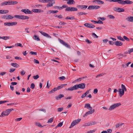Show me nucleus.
Masks as SVG:
<instances>
[{
    "mask_svg": "<svg viewBox=\"0 0 133 133\" xmlns=\"http://www.w3.org/2000/svg\"><path fill=\"white\" fill-rule=\"evenodd\" d=\"M14 109H8L6 110L5 111H3L1 113L0 117H3L5 116H8L10 114L11 111L13 110Z\"/></svg>",
    "mask_w": 133,
    "mask_h": 133,
    "instance_id": "1",
    "label": "nucleus"
},
{
    "mask_svg": "<svg viewBox=\"0 0 133 133\" xmlns=\"http://www.w3.org/2000/svg\"><path fill=\"white\" fill-rule=\"evenodd\" d=\"M121 105V103H119L115 104L111 106L109 109V110L110 111L112 110L115 108L118 107Z\"/></svg>",
    "mask_w": 133,
    "mask_h": 133,
    "instance_id": "2",
    "label": "nucleus"
},
{
    "mask_svg": "<svg viewBox=\"0 0 133 133\" xmlns=\"http://www.w3.org/2000/svg\"><path fill=\"white\" fill-rule=\"evenodd\" d=\"M77 9L74 7H69L66 8L65 9L66 11H77Z\"/></svg>",
    "mask_w": 133,
    "mask_h": 133,
    "instance_id": "3",
    "label": "nucleus"
},
{
    "mask_svg": "<svg viewBox=\"0 0 133 133\" xmlns=\"http://www.w3.org/2000/svg\"><path fill=\"white\" fill-rule=\"evenodd\" d=\"M78 89L77 85H74L73 87H70L67 89H66V90L69 91H72L74 90H77Z\"/></svg>",
    "mask_w": 133,
    "mask_h": 133,
    "instance_id": "4",
    "label": "nucleus"
},
{
    "mask_svg": "<svg viewBox=\"0 0 133 133\" xmlns=\"http://www.w3.org/2000/svg\"><path fill=\"white\" fill-rule=\"evenodd\" d=\"M59 41L63 45H64L65 46L69 48H71V47H70V46L68 44L66 43L63 40H61L60 38H59Z\"/></svg>",
    "mask_w": 133,
    "mask_h": 133,
    "instance_id": "5",
    "label": "nucleus"
},
{
    "mask_svg": "<svg viewBox=\"0 0 133 133\" xmlns=\"http://www.w3.org/2000/svg\"><path fill=\"white\" fill-rule=\"evenodd\" d=\"M76 85L78 89V88H80L83 89L85 88V84L84 83H82Z\"/></svg>",
    "mask_w": 133,
    "mask_h": 133,
    "instance_id": "6",
    "label": "nucleus"
},
{
    "mask_svg": "<svg viewBox=\"0 0 133 133\" xmlns=\"http://www.w3.org/2000/svg\"><path fill=\"white\" fill-rule=\"evenodd\" d=\"M114 10L118 12H123L124 11V10L122 8L115 7L114 8Z\"/></svg>",
    "mask_w": 133,
    "mask_h": 133,
    "instance_id": "7",
    "label": "nucleus"
},
{
    "mask_svg": "<svg viewBox=\"0 0 133 133\" xmlns=\"http://www.w3.org/2000/svg\"><path fill=\"white\" fill-rule=\"evenodd\" d=\"M95 110L93 109V110H91L90 111L87 112L83 116V117H85L87 116L88 115L91 114H92L94 112Z\"/></svg>",
    "mask_w": 133,
    "mask_h": 133,
    "instance_id": "8",
    "label": "nucleus"
},
{
    "mask_svg": "<svg viewBox=\"0 0 133 133\" xmlns=\"http://www.w3.org/2000/svg\"><path fill=\"white\" fill-rule=\"evenodd\" d=\"M22 12H24V13L25 14H31L32 13V11H30L28 9H23L21 10Z\"/></svg>",
    "mask_w": 133,
    "mask_h": 133,
    "instance_id": "9",
    "label": "nucleus"
},
{
    "mask_svg": "<svg viewBox=\"0 0 133 133\" xmlns=\"http://www.w3.org/2000/svg\"><path fill=\"white\" fill-rule=\"evenodd\" d=\"M39 32L42 35L48 38H51V36H50L48 34L42 31H39Z\"/></svg>",
    "mask_w": 133,
    "mask_h": 133,
    "instance_id": "10",
    "label": "nucleus"
},
{
    "mask_svg": "<svg viewBox=\"0 0 133 133\" xmlns=\"http://www.w3.org/2000/svg\"><path fill=\"white\" fill-rule=\"evenodd\" d=\"M84 25L89 28H93L95 27V26L92 24H89V23H85L84 24Z\"/></svg>",
    "mask_w": 133,
    "mask_h": 133,
    "instance_id": "11",
    "label": "nucleus"
},
{
    "mask_svg": "<svg viewBox=\"0 0 133 133\" xmlns=\"http://www.w3.org/2000/svg\"><path fill=\"white\" fill-rule=\"evenodd\" d=\"M88 7L87 5H78L77 6V7L81 9L84 10L86 9Z\"/></svg>",
    "mask_w": 133,
    "mask_h": 133,
    "instance_id": "12",
    "label": "nucleus"
},
{
    "mask_svg": "<svg viewBox=\"0 0 133 133\" xmlns=\"http://www.w3.org/2000/svg\"><path fill=\"white\" fill-rule=\"evenodd\" d=\"M92 2L93 3H95L96 2L99 5L100 4H103L104 3V2L103 1L100 0H94Z\"/></svg>",
    "mask_w": 133,
    "mask_h": 133,
    "instance_id": "13",
    "label": "nucleus"
},
{
    "mask_svg": "<svg viewBox=\"0 0 133 133\" xmlns=\"http://www.w3.org/2000/svg\"><path fill=\"white\" fill-rule=\"evenodd\" d=\"M118 92L119 96L120 97H121L124 93V92L123 90H122L121 88H119L118 89Z\"/></svg>",
    "mask_w": 133,
    "mask_h": 133,
    "instance_id": "14",
    "label": "nucleus"
},
{
    "mask_svg": "<svg viewBox=\"0 0 133 133\" xmlns=\"http://www.w3.org/2000/svg\"><path fill=\"white\" fill-rule=\"evenodd\" d=\"M114 44L117 46H121L123 45V43L120 41H117L114 42Z\"/></svg>",
    "mask_w": 133,
    "mask_h": 133,
    "instance_id": "15",
    "label": "nucleus"
},
{
    "mask_svg": "<svg viewBox=\"0 0 133 133\" xmlns=\"http://www.w3.org/2000/svg\"><path fill=\"white\" fill-rule=\"evenodd\" d=\"M84 108H87L90 110H92V107L90 106V104L88 103H87L85 104Z\"/></svg>",
    "mask_w": 133,
    "mask_h": 133,
    "instance_id": "16",
    "label": "nucleus"
},
{
    "mask_svg": "<svg viewBox=\"0 0 133 133\" xmlns=\"http://www.w3.org/2000/svg\"><path fill=\"white\" fill-rule=\"evenodd\" d=\"M10 1L8 2L5 1L2 2L1 4L2 6H4L5 5H10Z\"/></svg>",
    "mask_w": 133,
    "mask_h": 133,
    "instance_id": "17",
    "label": "nucleus"
},
{
    "mask_svg": "<svg viewBox=\"0 0 133 133\" xmlns=\"http://www.w3.org/2000/svg\"><path fill=\"white\" fill-rule=\"evenodd\" d=\"M32 11L33 12L36 13H40L43 12V11L41 9H34Z\"/></svg>",
    "mask_w": 133,
    "mask_h": 133,
    "instance_id": "18",
    "label": "nucleus"
},
{
    "mask_svg": "<svg viewBox=\"0 0 133 133\" xmlns=\"http://www.w3.org/2000/svg\"><path fill=\"white\" fill-rule=\"evenodd\" d=\"M126 19L128 21L133 22V17H128L126 18Z\"/></svg>",
    "mask_w": 133,
    "mask_h": 133,
    "instance_id": "19",
    "label": "nucleus"
},
{
    "mask_svg": "<svg viewBox=\"0 0 133 133\" xmlns=\"http://www.w3.org/2000/svg\"><path fill=\"white\" fill-rule=\"evenodd\" d=\"M132 3H133V2L132 1H131L128 0H127L125 1H124L123 4H132Z\"/></svg>",
    "mask_w": 133,
    "mask_h": 133,
    "instance_id": "20",
    "label": "nucleus"
},
{
    "mask_svg": "<svg viewBox=\"0 0 133 133\" xmlns=\"http://www.w3.org/2000/svg\"><path fill=\"white\" fill-rule=\"evenodd\" d=\"M90 90H88L85 93L83 94L81 96V98H84L87 95L89 94Z\"/></svg>",
    "mask_w": 133,
    "mask_h": 133,
    "instance_id": "21",
    "label": "nucleus"
},
{
    "mask_svg": "<svg viewBox=\"0 0 133 133\" xmlns=\"http://www.w3.org/2000/svg\"><path fill=\"white\" fill-rule=\"evenodd\" d=\"M66 1H67V4H72L75 2L74 0H66Z\"/></svg>",
    "mask_w": 133,
    "mask_h": 133,
    "instance_id": "22",
    "label": "nucleus"
},
{
    "mask_svg": "<svg viewBox=\"0 0 133 133\" xmlns=\"http://www.w3.org/2000/svg\"><path fill=\"white\" fill-rule=\"evenodd\" d=\"M64 97V95L63 94H60L58 96H56L55 98L57 100L61 99L62 97Z\"/></svg>",
    "mask_w": 133,
    "mask_h": 133,
    "instance_id": "23",
    "label": "nucleus"
},
{
    "mask_svg": "<svg viewBox=\"0 0 133 133\" xmlns=\"http://www.w3.org/2000/svg\"><path fill=\"white\" fill-rule=\"evenodd\" d=\"M52 1H54V0H39V2H40L47 3L50 2H51Z\"/></svg>",
    "mask_w": 133,
    "mask_h": 133,
    "instance_id": "24",
    "label": "nucleus"
},
{
    "mask_svg": "<svg viewBox=\"0 0 133 133\" xmlns=\"http://www.w3.org/2000/svg\"><path fill=\"white\" fill-rule=\"evenodd\" d=\"M29 18V17L24 15H21V19L24 20L28 19Z\"/></svg>",
    "mask_w": 133,
    "mask_h": 133,
    "instance_id": "25",
    "label": "nucleus"
},
{
    "mask_svg": "<svg viewBox=\"0 0 133 133\" xmlns=\"http://www.w3.org/2000/svg\"><path fill=\"white\" fill-rule=\"evenodd\" d=\"M52 1H51V3H48L47 5V7H51V6H53V4H55V1H54L53 2H52Z\"/></svg>",
    "mask_w": 133,
    "mask_h": 133,
    "instance_id": "26",
    "label": "nucleus"
},
{
    "mask_svg": "<svg viewBox=\"0 0 133 133\" xmlns=\"http://www.w3.org/2000/svg\"><path fill=\"white\" fill-rule=\"evenodd\" d=\"M10 37L9 36H5L2 37L0 36V39H2L5 40H6L10 38Z\"/></svg>",
    "mask_w": 133,
    "mask_h": 133,
    "instance_id": "27",
    "label": "nucleus"
},
{
    "mask_svg": "<svg viewBox=\"0 0 133 133\" xmlns=\"http://www.w3.org/2000/svg\"><path fill=\"white\" fill-rule=\"evenodd\" d=\"M121 89L124 92L127 91V90L125 85L123 84L121 85Z\"/></svg>",
    "mask_w": 133,
    "mask_h": 133,
    "instance_id": "28",
    "label": "nucleus"
},
{
    "mask_svg": "<svg viewBox=\"0 0 133 133\" xmlns=\"http://www.w3.org/2000/svg\"><path fill=\"white\" fill-rule=\"evenodd\" d=\"M121 89L124 92L127 91V90L125 85L123 84L121 85Z\"/></svg>",
    "mask_w": 133,
    "mask_h": 133,
    "instance_id": "29",
    "label": "nucleus"
},
{
    "mask_svg": "<svg viewBox=\"0 0 133 133\" xmlns=\"http://www.w3.org/2000/svg\"><path fill=\"white\" fill-rule=\"evenodd\" d=\"M10 5L17 4L18 3V2L14 1H10Z\"/></svg>",
    "mask_w": 133,
    "mask_h": 133,
    "instance_id": "30",
    "label": "nucleus"
},
{
    "mask_svg": "<svg viewBox=\"0 0 133 133\" xmlns=\"http://www.w3.org/2000/svg\"><path fill=\"white\" fill-rule=\"evenodd\" d=\"M11 65L13 67L18 68L19 67V65L17 63H12L11 64Z\"/></svg>",
    "mask_w": 133,
    "mask_h": 133,
    "instance_id": "31",
    "label": "nucleus"
},
{
    "mask_svg": "<svg viewBox=\"0 0 133 133\" xmlns=\"http://www.w3.org/2000/svg\"><path fill=\"white\" fill-rule=\"evenodd\" d=\"M33 39L36 40H37V41H40V39L39 38V37L36 35H35L33 37Z\"/></svg>",
    "mask_w": 133,
    "mask_h": 133,
    "instance_id": "32",
    "label": "nucleus"
},
{
    "mask_svg": "<svg viewBox=\"0 0 133 133\" xmlns=\"http://www.w3.org/2000/svg\"><path fill=\"white\" fill-rule=\"evenodd\" d=\"M67 85V84H65L62 85H61L60 86H59L57 87V88L58 89V90H59L60 89L62 88L63 87H64L65 85Z\"/></svg>",
    "mask_w": 133,
    "mask_h": 133,
    "instance_id": "33",
    "label": "nucleus"
},
{
    "mask_svg": "<svg viewBox=\"0 0 133 133\" xmlns=\"http://www.w3.org/2000/svg\"><path fill=\"white\" fill-rule=\"evenodd\" d=\"M14 17L10 15H7V19H12L14 18Z\"/></svg>",
    "mask_w": 133,
    "mask_h": 133,
    "instance_id": "34",
    "label": "nucleus"
},
{
    "mask_svg": "<svg viewBox=\"0 0 133 133\" xmlns=\"http://www.w3.org/2000/svg\"><path fill=\"white\" fill-rule=\"evenodd\" d=\"M81 119H78L77 120H75L73 121L74 122V123L76 124V125L80 121Z\"/></svg>",
    "mask_w": 133,
    "mask_h": 133,
    "instance_id": "35",
    "label": "nucleus"
},
{
    "mask_svg": "<svg viewBox=\"0 0 133 133\" xmlns=\"http://www.w3.org/2000/svg\"><path fill=\"white\" fill-rule=\"evenodd\" d=\"M87 13L84 12H80L77 13V14L79 16H80L82 15H85L87 14Z\"/></svg>",
    "mask_w": 133,
    "mask_h": 133,
    "instance_id": "36",
    "label": "nucleus"
},
{
    "mask_svg": "<svg viewBox=\"0 0 133 133\" xmlns=\"http://www.w3.org/2000/svg\"><path fill=\"white\" fill-rule=\"evenodd\" d=\"M54 118L53 117H52L51 118L49 119L48 120L47 123H50L52 122L53 121Z\"/></svg>",
    "mask_w": 133,
    "mask_h": 133,
    "instance_id": "37",
    "label": "nucleus"
},
{
    "mask_svg": "<svg viewBox=\"0 0 133 133\" xmlns=\"http://www.w3.org/2000/svg\"><path fill=\"white\" fill-rule=\"evenodd\" d=\"M49 12L50 14L51 13H53L55 14L57 13L58 12V10H50L49 11Z\"/></svg>",
    "mask_w": 133,
    "mask_h": 133,
    "instance_id": "38",
    "label": "nucleus"
},
{
    "mask_svg": "<svg viewBox=\"0 0 133 133\" xmlns=\"http://www.w3.org/2000/svg\"><path fill=\"white\" fill-rule=\"evenodd\" d=\"M17 24L16 22H10V25L13 26L16 25Z\"/></svg>",
    "mask_w": 133,
    "mask_h": 133,
    "instance_id": "39",
    "label": "nucleus"
},
{
    "mask_svg": "<svg viewBox=\"0 0 133 133\" xmlns=\"http://www.w3.org/2000/svg\"><path fill=\"white\" fill-rule=\"evenodd\" d=\"M123 124V123H118L117 124H116V127L117 128H118L122 126V125Z\"/></svg>",
    "mask_w": 133,
    "mask_h": 133,
    "instance_id": "40",
    "label": "nucleus"
},
{
    "mask_svg": "<svg viewBox=\"0 0 133 133\" xmlns=\"http://www.w3.org/2000/svg\"><path fill=\"white\" fill-rule=\"evenodd\" d=\"M74 122H72V123H71L70 126L69 128H71L72 127L74 126L75 125H76V124H75V123H74Z\"/></svg>",
    "mask_w": 133,
    "mask_h": 133,
    "instance_id": "41",
    "label": "nucleus"
},
{
    "mask_svg": "<svg viewBox=\"0 0 133 133\" xmlns=\"http://www.w3.org/2000/svg\"><path fill=\"white\" fill-rule=\"evenodd\" d=\"M100 8V6L97 5H94V9H97Z\"/></svg>",
    "mask_w": 133,
    "mask_h": 133,
    "instance_id": "42",
    "label": "nucleus"
},
{
    "mask_svg": "<svg viewBox=\"0 0 133 133\" xmlns=\"http://www.w3.org/2000/svg\"><path fill=\"white\" fill-rule=\"evenodd\" d=\"M117 38L119 40L121 41H125L124 39L122 37L118 36H117Z\"/></svg>",
    "mask_w": 133,
    "mask_h": 133,
    "instance_id": "43",
    "label": "nucleus"
},
{
    "mask_svg": "<svg viewBox=\"0 0 133 133\" xmlns=\"http://www.w3.org/2000/svg\"><path fill=\"white\" fill-rule=\"evenodd\" d=\"M88 9L91 10H94V5H90L89 6L88 8Z\"/></svg>",
    "mask_w": 133,
    "mask_h": 133,
    "instance_id": "44",
    "label": "nucleus"
},
{
    "mask_svg": "<svg viewBox=\"0 0 133 133\" xmlns=\"http://www.w3.org/2000/svg\"><path fill=\"white\" fill-rule=\"evenodd\" d=\"M21 15H15L14 16V17L17 18H18L19 19H21Z\"/></svg>",
    "mask_w": 133,
    "mask_h": 133,
    "instance_id": "45",
    "label": "nucleus"
},
{
    "mask_svg": "<svg viewBox=\"0 0 133 133\" xmlns=\"http://www.w3.org/2000/svg\"><path fill=\"white\" fill-rule=\"evenodd\" d=\"M58 78L61 81H63L65 79V78L64 76H62L59 77Z\"/></svg>",
    "mask_w": 133,
    "mask_h": 133,
    "instance_id": "46",
    "label": "nucleus"
},
{
    "mask_svg": "<svg viewBox=\"0 0 133 133\" xmlns=\"http://www.w3.org/2000/svg\"><path fill=\"white\" fill-rule=\"evenodd\" d=\"M108 17L110 19H114L115 18V17L112 15H109L108 16Z\"/></svg>",
    "mask_w": 133,
    "mask_h": 133,
    "instance_id": "47",
    "label": "nucleus"
},
{
    "mask_svg": "<svg viewBox=\"0 0 133 133\" xmlns=\"http://www.w3.org/2000/svg\"><path fill=\"white\" fill-rule=\"evenodd\" d=\"M118 3L123 4L124 1L123 0H118Z\"/></svg>",
    "mask_w": 133,
    "mask_h": 133,
    "instance_id": "48",
    "label": "nucleus"
},
{
    "mask_svg": "<svg viewBox=\"0 0 133 133\" xmlns=\"http://www.w3.org/2000/svg\"><path fill=\"white\" fill-rule=\"evenodd\" d=\"M91 125L90 123H86L83 124V126L84 127H87L88 126H91Z\"/></svg>",
    "mask_w": 133,
    "mask_h": 133,
    "instance_id": "49",
    "label": "nucleus"
},
{
    "mask_svg": "<svg viewBox=\"0 0 133 133\" xmlns=\"http://www.w3.org/2000/svg\"><path fill=\"white\" fill-rule=\"evenodd\" d=\"M65 19H74L75 18L74 16H72L71 17H69L67 16L66 17Z\"/></svg>",
    "mask_w": 133,
    "mask_h": 133,
    "instance_id": "50",
    "label": "nucleus"
},
{
    "mask_svg": "<svg viewBox=\"0 0 133 133\" xmlns=\"http://www.w3.org/2000/svg\"><path fill=\"white\" fill-rule=\"evenodd\" d=\"M35 87V85L33 83H32L30 85V88L32 89H34Z\"/></svg>",
    "mask_w": 133,
    "mask_h": 133,
    "instance_id": "51",
    "label": "nucleus"
},
{
    "mask_svg": "<svg viewBox=\"0 0 133 133\" xmlns=\"http://www.w3.org/2000/svg\"><path fill=\"white\" fill-rule=\"evenodd\" d=\"M39 77V76L38 75H37L36 76H34L33 77V78L35 79H37Z\"/></svg>",
    "mask_w": 133,
    "mask_h": 133,
    "instance_id": "52",
    "label": "nucleus"
},
{
    "mask_svg": "<svg viewBox=\"0 0 133 133\" xmlns=\"http://www.w3.org/2000/svg\"><path fill=\"white\" fill-rule=\"evenodd\" d=\"M30 54L32 55H37V52H34L32 51H31L30 52Z\"/></svg>",
    "mask_w": 133,
    "mask_h": 133,
    "instance_id": "53",
    "label": "nucleus"
},
{
    "mask_svg": "<svg viewBox=\"0 0 133 133\" xmlns=\"http://www.w3.org/2000/svg\"><path fill=\"white\" fill-rule=\"evenodd\" d=\"M59 24L60 25H65L66 24V23H65L63 21H61L59 23Z\"/></svg>",
    "mask_w": 133,
    "mask_h": 133,
    "instance_id": "54",
    "label": "nucleus"
},
{
    "mask_svg": "<svg viewBox=\"0 0 133 133\" xmlns=\"http://www.w3.org/2000/svg\"><path fill=\"white\" fill-rule=\"evenodd\" d=\"M123 38L124 39V40H125L128 41H130V39L125 36H123Z\"/></svg>",
    "mask_w": 133,
    "mask_h": 133,
    "instance_id": "55",
    "label": "nucleus"
},
{
    "mask_svg": "<svg viewBox=\"0 0 133 133\" xmlns=\"http://www.w3.org/2000/svg\"><path fill=\"white\" fill-rule=\"evenodd\" d=\"M36 125L42 128L43 127V126H42V125L40 123H36Z\"/></svg>",
    "mask_w": 133,
    "mask_h": 133,
    "instance_id": "56",
    "label": "nucleus"
},
{
    "mask_svg": "<svg viewBox=\"0 0 133 133\" xmlns=\"http://www.w3.org/2000/svg\"><path fill=\"white\" fill-rule=\"evenodd\" d=\"M92 36H93V37L95 38H97L98 37V36H97L95 34V33H92Z\"/></svg>",
    "mask_w": 133,
    "mask_h": 133,
    "instance_id": "57",
    "label": "nucleus"
},
{
    "mask_svg": "<svg viewBox=\"0 0 133 133\" xmlns=\"http://www.w3.org/2000/svg\"><path fill=\"white\" fill-rule=\"evenodd\" d=\"M15 45H16L17 46H19L21 48H22L23 47V46L22 45V44L20 43H17L16 44H15Z\"/></svg>",
    "mask_w": 133,
    "mask_h": 133,
    "instance_id": "58",
    "label": "nucleus"
},
{
    "mask_svg": "<svg viewBox=\"0 0 133 133\" xmlns=\"http://www.w3.org/2000/svg\"><path fill=\"white\" fill-rule=\"evenodd\" d=\"M63 109V108H58L57 109V111L58 112H61L62 111Z\"/></svg>",
    "mask_w": 133,
    "mask_h": 133,
    "instance_id": "59",
    "label": "nucleus"
},
{
    "mask_svg": "<svg viewBox=\"0 0 133 133\" xmlns=\"http://www.w3.org/2000/svg\"><path fill=\"white\" fill-rule=\"evenodd\" d=\"M63 122H60L58 124V125H57V127H61L62 126V125H63Z\"/></svg>",
    "mask_w": 133,
    "mask_h": 133,
    "instance_id": "60",
    "label": "nucleus"
},
{
    "mask_svg": "<svg viewBox=\"0 0 133 133\" xmlns=\"http://www.w3.org/2000/svg\"><path fill=\"white\" fill-rule=\"evenodd\" d=\"M25 71L23 70H22V71L20 72V74L22 76L24 75L25 74Z\"/></svg>",
    "mask_w": 133,
    "mask_h": 133,
    "instance_id": "61",
    "label": "nucleus"
},
{
    "mask_svg": "<svg viewBox=\"0 0 133 133\" xmlns=\"http://www.w3.org/2000/svg\"><path fill=\"white\" fill-rule=\"evenodd\" d=\"M107 133H111L112 132V130L111 129H109L106 131Z\"/></svg>",
    "mask_w": 133,
    "mask_h": 133,
    "instance_id": "62",
    "label": "nucleus"
},
{
    "mask_svg": "<svg viewBox=\"0 0 133 133\" xmlns=\"http://www.w3.org/2000/svg\"><path fill=\"white\" fill-rule=\"evenodd\" d=\"M4 24L5 26H10V22L5 23H4Z\"/></svg>",
    "mask_w": 133,
    "mask_h": 133,
    "instance_id": "63",
    "label": "nucleus"
},
{
    "mask_svg": "<svg viewBox=\"0 0 133 133\" xmlns=\"http://www.w3.org/2000/svg\"><path fill=\"white\" fill-rule=\"evenodd\" d=\"M133 52V48H131L129 49L128 50V52L129 54H130L131 52Z\"/></svg>",
    "mask_w": 133,
    "mask_h": 133,
    "instance_id": "64",
    "label": "nucleus"
}]
</instances>
